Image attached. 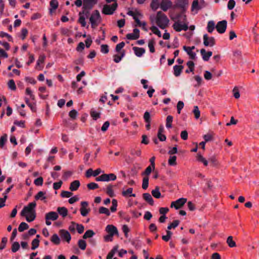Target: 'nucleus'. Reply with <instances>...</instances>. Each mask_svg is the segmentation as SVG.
I'll return each instance as SVG.
<instances>
[{"label": "nucleus", "mask_w": 259, "mask_h": 259, "mask_svg": "<svg viewBox=\"0 0 259 259\" xmlns=\"http://www.w3.org/2000/svg\"><path fill=\"white\" fill-rule=\"evenodd\" d=\"M36 204L33 201L29 203L23 208L21 212V215L25 217L26 220L28 222H32L36 217L35 208Z\"/></svg>", "instance_id": "1"}, {"label": "nucleus", "mask_w": 259, "mask_h": 259, "mask_svg": "<svg viewBox=\"0 0 259 259\" xmlns=\"http://www.w3.org/2000/svg\"><path fill=\"white\" fill-rule=\"evenodd\" d=\"M174 29L180 32L182 30L186 31L188 29V24L187 22L186 16L185 15H180L177 20L172 25Z\"/></svg>", "instance_id": "2"}, {"label": "nucleus", "mask_w": 259, "mask_h": 259, "mask_svg": "<svg viewBox=\"0 0 259 259\" xmlns=\"http://www.w3.org/2000/svg\"><path fill=\"white\" fill-rule=\"evenodd\" d=\"M155 22L159 28L164 29L168 26L169 19L165 14L158 12L155 17Z\"/></svg>", "instance_id": "3"}, {"label": "nucleus", "mask_w": 259, "mask_h": 259, "mask_svg": "<svg viewBox=\"0 0 259 259\" xmlns=\"http://www.w3.org/2000/svg\"><path fill=\"white\" fill-rule=\"evenodd\" d=\"M101 18L98 10L94 11L90 17V22L93 28H96L101 22Z\"/></svg>", "instance_id": "4"}, {"label": "nucleus", "mask_w": 259, "mask_h": 259, "mask_svg": "<svg viewBox=\"0 0 259 259\" xmlns=\"http://www.w3.org/2000/svg\"><path fill=\"white\" fill-rule=\"evenodd\" d=\"M117 7V4L116 3H114L112 5H105L103 8L102 12L105 15H112L116 10Z\"/></svg>", "instance_id": "5"}, {"label": "nucleus", "mask_w": 259, "mask_h": 259, "mask_svg": "<svg viewBox=\"0 0 259 259\" xmlns=\"http://www.w3.org/2000/svg\"><path fill=\"white\" fill-rule=\"evenodd\" d=\"M116 179V176L114 174H103L102 175L97 177L96 181L99 182H109L110 181H115Z\"/></svg>", "instance_id": "6"}, {"label": "nucleus", "mask_w": 259, "mask_h": 259, "mask_svg": "<svg viewBox=\"0 0 259 259\" xmlns=\"http://www.w3.org/2000/svg\"><path fill=\"white\" fill-rule=\"evenodd\" d=\"M58 217V213L56 212L50 211L47 213L45 215L46 224L50 226L52 224L51 221L57 220Z\"/></svg>", "instance_id": "7"}, {"label": "nucleus", "mask_w": 259, "mask_h": 259, "mask_svg": "<svg viewBox=\"0 0 259 259\" xmlns=\"http://www.w3.org/2000/svg\"><path fill=\"white\" fill-rule=\"evenodd\" d=\"M227 25V22L226 20H222L217 23L215 28L220 33H223L225 32Z\"/></svg>", "instance_id": "8"}, {"label": "nucleus", "mask_w": 259, "mask_h": 259, "mask_svg": "<svg viewBox=\"0 0 259 259\" xmlns=\"http://www.w3.org/2000/svg\"><path fill=\"white\" fill-rule=\"evenodd\" d=\"M186 202V198H179L176 201L172 202L170 206L171 207H175L176 209H178L182 207Z\"/></svg>", "instance_id": "9"}, {"label": "nucleus", "mask_w": 259, "mask_h": 259, "mask_svg": "<svg viewBox=\"0 0 259 259\" xmlns=\"http://www.w3.org/2000/svg\"><path fill=\"white\" fill-rule=\"evenodd\" d=\"M203 44L206 47H212L215 44V39L213 37H209L207 34L203 35Z\"/></svg>", "instance_id": "10"}, {"label": "nucleus", "mask_w": 259, "mask_h": 259, "mask_svg": "<svg viewBox=\"0 0 259 259\" xmlns=\"http://www.w3.org/2000/svg\"><path fill=\"white\" fill-rule=\"evenodd\" d=\"M59 235L62 240L66 241L67 242L69 243L71 237L68 231L65 230H60L59 231Z\"/></svg>", "instance_id": "11"}, {"label": "nucleus", "mask_w": 259, "mask_h": 259, "mask_svg": "<svg viewBox=\"0 0 259 259\" xmlns=\"http://www.w3.org/2000/svg\"><path fill=\"white\" fill-rule=\"evenodd\" d=\"M140 37V31L137 28H135L132 33H128L126 35L127 39L130 40H136Z\"/></svg>", "instance_id": "12"}, {"label": "nucleus", "mask_w": 259, "mask_h": 259, "mask_svg": "<svg viewBox=\"0 0 259 259\" xmlns=\"http://www.w3.org/2000/svg\"><path fill=\"white\" fill-rule=\"evenodd\" d=\"M195 49V46L186 47L184 46L183 47V49L187 52V54L189 56L190 58L191 59H195L196 58V53L193 52V50Z\"/></svg>", "instance_id": "13"}, {"label": "nucleus", "mask_w": 259, "mask_h": 259, "mask_svg": "<svg viewBox=\"0 0 259 259\" xmlns=\"http://www.w3.org/2000/svg\"><path fill=\"white\" fill-rule=\"evenodd\" d=\"M88 203L86 201L81 202L80 213L82 216L85 217L90 212V209L88 208Z\"/></svg>", "instance_id": "14"}, {"label": "nucleus", "mask_w": 259, "mask_h": 259, "mask_svg": "<svg viewBox=\"0 0 259 259\" xmlns=\"http://www.w3.org/2000/svg\"><path fill=\"white\" fill-rule=\"evenodd\" d=\"M172 6V3L169 0H162L160 3V8L163 11H166Z\"/></svg>", "instance_id": "15"}, {"label": "nucleus", "mask_w": 259, "mask_h": 259, "mask_svg": "<svg viewBox=\"0 0 259 259\" xmlns=\"http://www.w3.org/2000/svg\"><path fill=\"white\" fill-rule=\"evenodd\" d=\"M46 56L44 55H41L39 56L37 61L35 68L38 70H41L43 68L42 64L44 63Z\"/></svg>", "instance_id": "16"}, {"label": "nucleus", "mask_w": 259, "mask_h": 259, "mask_svg": "<svg viewBox=\"0 0 259 259\" xmlns=\"http://www.w3.org/2000/svg\"><path fill=\"white\" fill-rule=\"evenodd\" d=\"M98 0H83V8L85 9L87 8H92L93 6L96 4Z\"/></svg>", "instance_id": "17"}, {"label": "nucleus", "mask_w": 259, "mask_h": 259, "mask_svg": "<svg viewBox=\"0 0 259 259\" xmlns=\"http://www.w3.org/2000/svg\"><path fill=\"white\" fill-rule=\"evenodd\" d=\"M106 231L109 234L114 236L118 234V230L116 227L112 225H108L105 229Z\"/></svg>", "instance_id": "18"}, {"label": "nucleus", "mask_w": 259, "mask_h": 259, "mask_svg": "<svg viewBox=\"0 0 259 259\" xmlns=\"http://www.w3.org/2000/svg\"><path fill=\"white\" fill-rule=\"evenodd\" d=\"M200 53L202 55L203 60L205 61H208L212 54V53L211 51L206 52L204 49L200 50Z\"/></svg>", "instance_id": "19"}, {"label": "nucleus", "mask_w": 259, "mask_h": 259, "mask_svg": "<svg viewBox=\"0 0 259 259\" xmlns=\"http://www.w3.org/2000/svg\"><path fill=\"white\" fill-rule=\"evenodd\" d=\"M188 0H177L176 6L185 10L188 6Z\"/></svg>", "instance_id": "20"}, {"label": "nucleus", "mask_w": 259, "mask_h": 259, "mask_svg": "<svg viewBox=\"0 0 259 259\" xmlns=\"http://www.w3.org/2000/svg\"><path fill=\"white\" fill-rule=\"evenodd\" d=\"M196 159L198 162L203 163L204 166H207L208 164V160H207L199 153L197 154L196 156Z\"/></svg>", "instance_id": "21"}, {"label": "nucleus", "mask_w": 259, "mask_h": 259, "mask_svg": "<svg viewBox=\"0 0 259 259\" xmlns=\"http://www.w3.org/2000/svg\"><path fill=\"white\" fill-rule=\"evenodd\" d=\"M133 50L135 55L138 57H141L145 53V50L142 48H139L134 47L133 48Z\"/></svg>", "instance_id": "22"}, {"label": "nucleus", "mask_w": 259, "mask_h": 259, "mask_svg": "<svg viewBox=\"0 0 259 259\" xmlns=\"http://www.w3.org/2000/svg\"><path fill=\"white\" fill-rule=\"evenodd\" d=\"M127 14L129 16H131L133 17V19L135 20V21L138 18H142L143 15L141 12L138 11H130L127 12Z\"/></svg>", "instance_id": "23"}, {"label": "nucleus", "mask_w": 259, "mask_h": 259, "mask_svg": "<svg viewBox=\"0 0 259 259\" xmlns=\"http://www.w3.org/2000/svg\"><path fill=\"white\" fill-rule=\"evenodd\" d=\"M80 182L78 180H75L71 183L69 189L71 191H76L80 186Z\"/></svg>", "instance_id": "24"}, {"label": "nucleus", "mask_w": 259, "mask_h": 259, "mask_svg": "<svg viewBox=\"0 0 259 259\" xmlns=\"http://www.w3.org/2000/svg\"><path fill=\"white\" fill-rule=\"evenodd\" d=\"M133 189L129 188L126 190L122 192V195L124 197H136V194L133 193Z\"/></svg>", "instance_id": "25"}, {"label": "nucleus", "mask_w": 259, "mask_h": 259, "mask_svg": "<svg viewBox=\"0 0 259 259\" xmlns=\"http://www.w3.org/2000/svg\"><path fill=\"white\" fill-rule=\"evenodd\" d=\"M143 197L144 199L149 203L151 205H153L154 203L153 199L151 195L148 193H145L143 194Z\"/></svg>", "instance_id": "26"}, {"label": "nucleus", "mask_w": 259, "mask_h": 259, "mask_svg": "<svg viewBox=\"0 0 259 259\" xmlns=\"http://www.w3.org/2000/svg\"><path fill=\"white\" fill-rule=\"evenodd\" d=\"M57 211L63 218L66 217L68 214V210L65 207H58L57 208Z\"/></svg>", "instance_id": "27"}, {"label": "nucleus", "mask_w": 259, "mask_h": 259, "mask_svg": "<svg viewBox=\"0 0 259 259\" xmlns=\"http://www.w3.org/2000/svg\"><path fill=\"white\" fill-rule=\"evenodd\" d=\"M183 68V66L175 65L174 66V75L177 77L180 76L182 72Z\"/></svg>", "instance_id": "28"}, {"label": "nucleus", "mask_w": 259, "mask_h": 259, "mask_svg": "<svg viewBox=\"0 0 259 259\" xmlns=\"http://www.w3.org/2000/svg\"><path fill=\"white\" fill-rule=\"evenodd\" d=\"M141 18H138L135 20L136 22L137 23V26L141 27L144 30L147 31L148 29L146 27L147 23L145 21H141L140 20V19Z\"/></svg>", "instance_id": "29"}, {"label": "nucleus", "mask_w": 259, "mask_h": 259, "mask_svg": "<svg viewBox=\"0 0 259 259\" xmlns=\"http://www.w3.org/2000/svg\"><path fill=\"white\" fill-rule=\"evenodd\" d=\"M8 140V136L6 134H4L0 137V148H4Z\"/></svg>", "instance_id": "30"}, {"label": "nucleus", "mask_w": 259, "mask_h": 259, "mask_svg": "<svg viewBox=\"0 0 259 259\" xmlns=\"http://www.w3.org/2000/svg\"><path fill=\"white\" fill-rule=\"evenodd\" d=\"M113 187L114 186L112 185H109L107 186L106 190V193L111 197H113L115 196Z\"/></svg>", "instance_id": "31"}, {"label": "nucleus", "mask_w": 259, "mask_h": 259, "mask_svg": "<svg viewBox=\"0 0 259 259\" xmlns=\"http://www.w3.org/2000/svg\"><path fill=\"white\" fill-rule=\"evenodd\" d=\"M215 27V23L213 21H209L208 22L206 29L208 32L212 33Z\"/></svg>", "instance_id": "32"}, {"label": "nucleus", "mask_w": 259, "mask_h": 259, "mask_svg": "<svg viewBox=\"0 0 259 259\" xmlns=\"http://www.w3.org/2000/svg\"><path fill=\"white\" fill-rule=\"evenodd\" d=\"M160 3H159V0H152L150 7L153 11H156L160 7Z\"/></svg>", "instance_id": "33"}, {"label": "nucleus", "mask_w": 259, "mask_h": 259, "mask_svg": "<svg viewBox=\"0 0 259 259\" xmlns=\"http://www.w3.org/2000/svg\"><path fill=\"white\" fill-rule=\"evenodd\" d=\"M51 241L55 245H59L60 243V239L57 234H54L51 238Z\"/></svg>", "instance_id": "34"}, {"label": "nucleus", "mask_w": 259, "mask_h": 259, "mask_svg": "<svg viewBox=\"0 0 259 259\" xmlns=\"http://www.w3.org/2000/svg\"><path fill=\"white\" fill-rule=\"evenodd\" d=\"M200 9L198 5V0H194L192 6H191V11H196V13H197L198 11Z\"/></svg>", "instance_id": "35"}, {"label": "nucleus", "mask_w": 259, "mask_h": 259, "mask_svg": "<svg viewBox=\"0 0 259 259\" xmlns=\"http://www.w3.org/2000/svg\"><path fill=\"white\" fill-rule=\"evenodd\" d=\"M151 194L152 196L156 198H159L161 196L159 188L158 187H156L155 189L152 191Z\"/></svg>", "instance_id": "36"}, {"label": "nucleus", "mask_w": 259, "mask_h": 259, "mask_svg": "<svg viewBox=\"0 0 259 259\" xmlns=\"http://www.w3.org/2000/svg\"><path fill=\"white\" fill-rule=\"evenodd\" d=\"M117 250L118 246H114L112 250L107 254L106 259H112L115 253L117 251Z\"/></svg>", "instance_id": "37"}, {"label": "nucleus", "mask_w": 259, "mask_h": 259, "mask_svg": "<svg viewBox=\"0 0 259 259\" xmlns=\"http://www.w3.org/2000/svg\"><path fill=\"white\" fill-rule=\"evenodd\" d=\"M25 101L26 103V104L30 107V109L33 112L36 111V104L35 103H31L29 102V99L27 98H25Z\"/></svg>", "instance_id": "38"}, {"label": "nucleus", "mask_w": 259, "mask_h": 259, "mask_svg": "<svg viewBox=\"0 0 259 259\" xmlns=\"http://www.w3.org/2000/svg\"><path fill=\"white\" fill-rule=\"evenodd\" d=\"M125 53L124 51H122L120 55H114L113 56V60L115 63H119L122 59V58L124 56Z\"/></svg>", "instance_id": "39"}, {"label": "nucleus", "mask_w": 259, "mask_h": 259, "mask_svg": "<svg viewBox=\"0 0 259 259\" xmlns=\"http://www.w3.org/2000/svg\"><path fill=\"white\" fill-rule=\"evenodd\" d=\"M177 157L173 155L170 156L168 160V163L170 166H175L177 165Z\"/></svg>", "instance_id": "40"}, {"label": "nucleus", "mask_w": 259, "mask_h": 259, "mask_svg": "<svg viewBox=\"0 0 259 259\" xmlns=\"http://www.w3.org/2000/svg\"><path fill=\"white\" fill-rule=\"evenodd\" d=\"M173 121V117L171 115H168L166 119V127L167 128H171L172 126V122Z\"/></svg>", "instance_id": "41"}, {"label": "nucleus", "mask_w": 259, "mask_h": 259, "mask_svg": "<svg viewBox=\"0 0 259 259\" xmlns=\"http://www.w3.org/2000/svg\"><path fill=\"white\" fill-rule=\"evenodd\" d=\"M95 235V233L92 230H87L83 235V238L86 239L87 238H91Z\"/></svg>", "instance_id": "42"}, {"label": "nucleus", "mask_w": 259, "mask_h": 259, "mask_svg": "<svg viewBox=\"0 0 259 259\" xmlns=\"http://www.w3.org/2000/svg\"><path fill=\"white\" fill-rule=\"evenodd\" d=\"M46 193L42 192V191H39L37 193V194L35 196V199L36 200H44L46 198V197L45 196Z\"/></svg>", "instance_id": "43"}, {"label": "nucleus", "mask_w": 259, "mask_h": 259, "mask_svg": "<svg viewBox=\"0 0 259 259\" xmlns=\"http://www.w3.org/2000/svg\"><path fill=\"white\" fill-rule=\"evenodd\" d=\"M227 243L230 247H234L236 246V243L233 240V237L229 236L227 239Z\"/></svg>", "instance_id": "44"}, {"label": "nucleus", "mask_w": 259, "mask_h": 259, "mask_svg": "<svg viewBox=\"0 0 259 259\" xmlns=\"http://www.w3.org/2000/svg\"><path fill=\"white\" fill-rule=\"evenodd\" d=\"M155 42L154 39H151L149 40L148 42V48L149 49V51L151 53H154L155 52Z\"/></svg>", "instance_id": "45"}, {"label": "nucleus", "mask_w": 259, "mask_h": 259, "mask_svg": "<svg viewBox=\"0 0 259 259\" xmlns=\"http://www.w3.org/2000/svg\"><path fill=\"white\" fill-rule=\"evenodd\" d=\"M25 94L29 96V99L34 101L35 100V96L33 94L32 91L29 88H27L25 90Z\"/></svg>", "instance_id": "46"}, {"label": "nucleus", "mask_w": 259, "mask_h": 259, "mask_svg": "<svg viewBox=\"0 0 259 259\" xmlns=\"http://www.w3.org/2000/svg\"><path fill=\"white\" fill-rule=\"evenodd\" d=\"M149 185V178L147 176H145L143 179L142 182V188L144 190H146Z\"/></svg>", "instance_id": "47"}, {"label": "nucleus", "mask_w": 259, "mask_h": 259, "mask_svg": "<svg viewBox=\"0 0 259 259\" xmlns=\"http://www.w3.org/2000/svg\"><path fill=\"white\" fill-rule=\"evenodd\" d=\"M29 228V226L25 222L21 223L18 227V231L20 232L24 231Z\"/></svg>", "instance_id": "48"}, {"label": "nucleus", "mask_w": 259, "mask_h": 259, "mask_svg": "<svg viewBox=\"0 0 259 259\" xmlns=\"http://www.w3.org/2000/svg\"><path fill=\"white\" fill-rule=\"evenodd\" d=\"M78 245L81 250H84L87 246L85 241L83 239H80L78 241Z\"/></svg>", "instance_id": "49"}, {"label": "nucleus", "mask_w": 259, "mask_h": 259, "mask_svg": "<svg viewBox=\"0 0 259 259\" xmlns=\"http://www.w3.org/2000/svg\"><path fill=\"white\" fill-rule=\"evenodd\" d=\"M39 240L38 238H35L34 239L31 243L32 246H31V249L34 250L36 248H37L39 246Z\"/></svg>", "instance_id": "50"}, {"label": "nucleus", "mask_w": 259, "mask_h": 259, "mask_svg": "<svg viewBox=\"0 0 259 259\" xmlns=\"http://www.w3.org/2000/svg\"><path fill=\"white\" fill-rule=\"evenodd\" d=\"M150 29L153 33L157 35L159 37H161V32L159 30L157 27L153 26L150 28Z\"/></svg>", "instance_id": "51"}, {"label": "nucleus", "mask_w": 259, "mask_h": 259, "mask_svg": "<svg viewBox=\"0 0 259 259\" xmlns=\"http://www.w3.org/2000/svg\"><path fill=\"white\" fill-rule=\"evenodd\" d=\"M187 66L189 67V70L187 69L186 71V73H189L190 72H193L194 70V64L193 62L189 61L187 63Z\"/></svg>", "instance_id": "52"}, {"label": "nucleus", "mask_w": 259, "mask_h": 259, "mask_svg": "<svg viewBox=\"0 0 259 259\" xmlns=\"http://www.w3.org/2000/svg\"><path fill=\"white\" fill-rule=\"evenodd\" d=\"M179 223L180 221L179 220H175L172 223L168 226L167 229L170 230L171 229H175L178 226Z\"/></svg>", "instance_id": "53"}, {"label": "nucleus", "mask_w": 259, "mask_h": 259, "mask_svg": "<svg viewBox=\"0 0 259 259\" xmlns=\"http://www.w3.org/2000/svg\"><path fill=\"white\" fill-rule=\"evenodd\" d=\"M99 211L100 213L105 214L108 216H109L110 214L109 209L104 207H100Z\"/></svg>", "instance_id": "54"}, {"label": "nucleus", "mask_w": 259, "mask_h": 259, "mask_svg": "<svg viewBox=\"0 0 259 259\" xmlns=\"http://www.w3.org/2000/svg\"><path fill=\"white\" fill-rule=\"evenodd\" d=\"M193 112L194 114L195 118L196 119H198L200 116V112L199 110L198 106H195L194 107V109L193 110Z\"/></svg>", "instance_id": "55"}, {"label": "nucleus", "mask_w": 259, "mask_h": 259, "mask_svg": "<svg viewBox=\"0 0 259 259\" xmlns=\"http://www.w3.org/2000/svg\"><path fill=\"white\" fill-rule=\"evenodd\" d=\"M20 248V244L18 242H15L12 245V251L13 252H17Z\"/></svg>", "instance_id": "56"}, {"label": "nucleus", "mask_w": 259, "mask_h": 259, "mask_svg": "<svg viewBox=\"0 0 259 259\" xmlns=\"http://www.w3.org/2000/svg\"><path fill=\"white\" fill-rule=\"evenodd\" d=\"M8 85L9 89L11 90L15 91L16 89V87L14 81L13 79H11L8 83Z\"/></svg>", "instance_id": "57"}, {"label": "nucleus", "mask_w": 259, "mask_h": 259, "mask_svg": "<svg viewBox=\"0 0 259 259\" xmlns=\"http://www.w3.org/2000/svg\"><path fill=\"white\" fill-rule=\"evenodd\" d=\"M50 6L52 8L51 10H56L58 6V2L57 0H51V1L50 2Z\"/></svg>", "instance_id": "58"}, {"label": "nucleus", "mask_w": 259, "mask_h": 259, "mask_svg": "<svg viewBox=\"0 0 259 259\" xmlns=\"http://www.w3.org/2000/svg\"><path fill=\"white\" fill-rule=\"evenodd\" d=\"M184 104L183 102L180 101L178 102L177 105V112L178 114H180L182 109L184 108Z\"/></svg>", "instance_id": "59"}, {"label": "nucleus", "mask_w": 259, "mask_h": 259, "mask_svg": "<svg viewBox=\"0 0 259 259\" xmlns=\"http://www.w3.org/2000/svg\"><path fill=\"white\" fill-rule=\"evenodd\" d=\"M117 201L116 199H113L112 201V206L110 208V210L112 212H115L117 209Z\"/></svg>", "instance_id": "60"}, {"label": "nucleus", "mask_w": 259, "mask_h": 259, "mask_svg": "<svg viewBox=\"0 0 259 259\" xmlns=\"http://www.w3.org/2000/svg\"><path fill=\"white\" fill-rule=\"evenodd\" d=\"M87 187L88 188V189H89L90 190H94V189L98 188L99 185L97 183H95L94 182H92V183H89L87 185Z\"/></svg>", "instance_id": "61"}, {"label": "nucleus", "mask_w": 259, "mask_h": 259, "mask_svg": "<svg viewBox=\"0 0 259 259\" xmlns=\"http://www.w3.org/2000/svg\"><path fill=\"white\" fill-rule=\"evenodd\" d=\"M73 195V193L71 192L63 191L61 192V196L64 198H69Z\"/></svg>", "instance_id": "62"}, {"label": "nucleus", "mask_w": 259, "mask_h": 259, "mask_svg": "<svg viewBox=\"0 0 259 259\" xmlns=\"http://www.w3.org/2000/svg\"><path fill=\"white\" fill-rule=\"evenodd\" d=\"M91 115L94 120H97L100 117V113L96 111H92L91 112Z\"/></svg>", "instance_id": "63"}, {"label": "nucleus", "mask_w": 259, "mask_h": 259, "mask_svg": "<svg viewBox=\"0 0 259 259\" xmlns=\"http://www.w3.org/2000/svg\"><path fill=\"white\" fill-rule=\"evenodd\" d=\"M7 242V238L3 237L2 238L1 243L0 244V250H3L5 248Z\"/></svg>", "instance_id": "64"}]
</instances>
